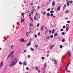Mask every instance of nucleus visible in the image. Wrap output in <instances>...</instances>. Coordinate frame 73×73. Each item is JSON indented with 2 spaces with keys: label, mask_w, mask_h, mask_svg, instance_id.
Listing matches in <instances>:
<instances>
[{
  "label": "nucleus",
  "mask_w": 73,
  "mask_h": 73,
  "mask_svg": "<svg viewBox=\"0 0 73 73\" xmlns=\"http://www.w3.org/2000/svg\"><path fill=\"white\" fill-rule=\"evenodd\" d=\"M14 60H15V61ZM18 61V60L16 58L14 59V60H13L12 61H11L9 65V66L12 67V66H14V65H16V63Z\"/></svg>",
  "instance_id": "obj_1"
},
{
  "label": "nucleus",
  "mask_w": 73,
  "mask_h": 73,
  "mask_svg": "<svg viewBox=\"0 0 73 73\" xmlns=\"http://www.w3.org/2000/svg\"><path fill=\"white\" fill-rule=\"evenodd\" d=\"M14 53V51H11L10 52V54H9V55H7V59H8Z\"/></svg>",
  "instance_id": "obj_2"
},
{
  "label": "nucleus",
  "mask_w": 73,
  "mask_h": 73,
  "mask_svg": "<svg viewBox=\"0 0 73 73\" xmlns=\"http://www.w3.org/2000/svg\"><path fill=\"white\" fill-rule=\"evenodd\" d=\"M3 66V61H2V62L0 63V68H2Z\"/></svg>",
  "instance_id": "obj_3"
},
{
  "label": "nucleus",
  "mask_w": 73,
  "mask_h": 73,
  "mask_svg": "<svg viewBox=\"0 0 73 73\" xmlns=\"http://www.w3.org/2000/svg\"><path fill=\"white\" fill-rule=\"evenodd\" d=\"M25 41H24V38H21L20 42H24Z\"/></svg>",
  "instance_id": "obj_4"
},
{
  "label": "nucleus",
  "mask_w": 73,
  "mask_h": 73,
  "mask_svg": "<svg viewBox=\"0 0 73 73\" xmlns=\"http://www.w3.org/2000/svg\"><path fill=\"white\" fill-rule=\"evenodd\" d=\"M68 54H69V55L70 57V58L71 57V54H70V52L69 51H68Z\"/></svg>",
  "instance_id": "obj_5"
},
{
  "label": "nucleus",
  "mask_w": 73,
  "mask_h": 73,
  "mask_svg": "<svg viewBox=\"0 0 73 73\" xmlns=\"http://www.w3.org/2000/svg\"><path fill=\"white\" fill-rule=\"evenodd\" d=\"M54 5H55V2H54V1H53L52 2V5L53 7H54Z\"/></svg>",
  "instance_id": "obj_6"
},
{
  "label": "nucleus",
  "mask_w": 73,
  "mask_h": 73,
  "mask_svg": "<svg viewBox=\"0 0 73 73\" xmlns=\"http://www.w3.org/2000/svg\"><path fill=\"white\" fill-rule=\"evenodd\" d=\"M45 26V25H43L41 27V30L42 31L43 30V28H44V27Z\"/></svg>",
  "instance_id": "obj_7"
},
{
  "label": "nucleus",
  "mask_w": 73,
  "mask_h": 73,
  "mask_svg": "<svg viewBox=\"0 0 73 73\" xmlns=\"http://www.w3.org/2000/svg\"><path fill=\"white\" fill-rule=\"evenodd\" d=\"M54 64H57V62L56 60H54Z\"/></svg>",
  "instance_id": "obj_8"
},
{
  "label": "nucleus",
  "mask_w": 73,
  "mask_h": 73,
  "mask_svg": "<svg viewBox=\"0 0 73 73\" xmlns=\"http://www.w3.org/2000/svg\"><path fill=\"white\" fill-rule=\"evenodd\" d=\"M25 20V19H21V23H24V21Z\"/></svg>",
  "instance_id": "obj_9"
},
{
  "label": "nucleus",
  "mask_w": 73,
  "mask_h": 73,
  "mask_svg": "<svg viewBox=\"0 0 73 73\" xmlns=\"http://www.w3.org/2000/svg\"><path fill=\"white\" fill-rule=\"evenodd\" d=\"M60 8H60V7L59 6V7L57 8V11H59V10H60Z\"/></svg>",
  "instance_id": "obj_10"
},
{
  "label": "nucleus",
  "mask_w": 73,
  "mask_h": 73,
  "mask_svg": "<svg viewBox=\"0 0 73 73\" xmlns=\"http://www.w3.org/2000/svg\"><path fill=\"white\" fill-rule=\"evenodd\" d=\"M31 42H29V43H28L27 45V46H29V45H31Z\"/></svg>",
  "instance_id": "obj_11"
},
{
  "label": "nucleus",
  "mask_w": 73,
  "mask_h": 73,
  "mask_svg": "<svg viewBox=\"0 0 73 73\" xmlns=\"http://www.w3.org/2000/svg\"><path fill=\"white\" fill-rule=\"evenodd\" d=\"M54 31H55V30L54 29H53L52 31V34H54Z\"/></svg>",
  "instance_id": "obj_12"
},
{
  "label": "nucleus",
  "mask_w": 73,
  "mask_h": 73,
  "mask_svg": "<svg viewBox=\"0 0 73 73\" xmlns=\"http://www.w3.org/2000/svg\"><path fill=\"white\" fill-rule=\"evenodd\" d=\"M31 32H32V31L28 32L26 33V35L27 36H28V33H30Z\"/></svg>",
  "instance_id": "obj_13"
},
{
  "label": "nucleus",
  "mask_w": 73,
  "mask_h": 73,
  "mask_svg": "<svg viewBox=\"0 0 73 73\" xmlns=\"http://www.w3.org/2000/svg\"><path fill=\"white\" fill-rule=\"evenodd\" d=\"M27 63L25 62H24V64H23V65H25V66H27Z\"/></svg>",
  "instance_id": "obj_14"
},
{
  "label": "nucleus",
  "mask_w": 73,
  "mask_h": 73,
  "mask_svg": "<svg viewBox=\"0 0 73 73\" xmlns=\"http://www.w3.org/2000/svg\"><path fill=\"white\" fill-rule=\"evenodd\" d=\"M35 20H37V17L36 16H35L34 17Z\"/></svg>",
  "instance_id": "obj_15"
},
{
  "label": "nucleus",
  "mask_w": 73,
  "mask_h": 73,
  "mask_svg": "<svg viewBox=\"0 0 73 73\" xmlns=\"http://www.w3.org/2000/svg\"><path fill=\"white\" fill-rule=\"evenodd\" d=\"M69 11V10H67L66 12H65V13H67Z\"/></svg>",
  "instance_id": "obj_16"
},
{
  "label": "nucleus",
  "mask_w": 73,
  "mask_h": 73,
  "mask_svg": "<svg viewBox=\"0 0 73 73\" xmlns=\"http://www.w3.org/2000/svg\"><path fill=\"white\" fill-rule=\"evenodd\" d=\"M58 35V33H56L54 34V36L55 37H56Z\"/></svg>",
  "instance_id": "obj_17"
},
{
  "label": "nucleus",
  "mask_w": 73,
  "mask_h": 73,
  "mask_svg": "<svg viewBox=\"0 0 73 73\" xmlns=\"http://www.w3.org/2000/svg\"><path fill=\"white\" fill-rule=\"evenodd\" d=\"M47 16H50V14L49 13H47Z\"/></svg>",
  "instance_id": "obj_18"
},
{
  "label": "nucleus",
  "mask_w": 73,
  "mask_h": 73,
  "mask_svg": "<svg viewBox=\"0 0 73 73\" xmlns=\"http://www.w3.org/2000/svg\"><path fill=\"white\" fill-rule=\"evenodd\" d=\"M48 33V30L46 29V31L45 33V35H46V33Z\"/></svg>",
  "instance_id": "obj_19"
},
{
  "label": "nucleus",
  "mask_w": 73,
  "mask_h": 73,
  "mask_svg": "<svg viewBox=\"0 0 73 73\" xmlns=\"http://www.w3.org/2000/svg\"><path fill=\"white\" fill-rule=\"evenodd\" d=\"M66 7V4H65L63 7V9H65V8Z\"/></svg>",
  "instance_id": "obj_20"
},
{
  "label": "nucleus",
  "mask_w": 73,
  "mask_h": 73,
  "mask_svg": "<svg viewBox=\"0 0 73 73\" xmlns=\"http://www.w3.org/2000/svg\"><path fill=\"white\" fill-rule=\"evenodd\" d=\"M32 7L33 8V12H34L35 11V8L33 6H32Z\"/></svg>",
  "instance_id": "obj_21"
},
{
  "label": "nucleus",
  "mask_w": 73,
  "mask_h": 73,
  "mask_svg": "<svg viewBox=\"0 0 73 73\" xmlns=\"http://www.w3.org/2000/svg\"><path fill=\"white\" fill-rule=\"evenodd\" d=\"M50 13H54V11L53 10H52L51 11H50Z\"/></svg>",
  "instance_id": "obj_22"
},
{
  "label": "nucleus",
  "mask_w": 73,
  "mask_h": 73,
  "mask_svg": "<svg viewBox=\"0 0 73 73\" xmlns=\"http://www.w3.org/2000/svg\"><path fill=\"white\" fill-rule=\"evenodd\" d=\"M62 41L63 42H64V41H65V39L64 38L62 40Z\"/></svg>",
  "instance_id": "obj_23"
},
{
  "label": "nucleus",
  "mask_w": 73,
  "mask_h": 73,
  "mask_svg": "<svg viewBox=\"0 0 73 73\" xmlns=\"http://www.w3.org/2000/svg\"><path fill=\"white\" fill-rule=\"evenodd\" d=\"M51 17H53V14L51 13L50 14Z\"/></svg>",
  "instance_id": "obj_24"
},
{
  "label": "nucleus",
  "mask_w": 73,
  "mask_h": 73,
  "mask_svg": "<svg viewBox=\"0 0 73 73\" xmlns=\"http://www.w3.org/2000/svg\"><path fill=\"white\" fill-rule=\"evenodd\" d=\"M39 25H40V24L38 23L36 27H39Z\"/></svg>",
  "instance_id": "obj_25"
},
{
  "label": "nucleus",
  "mask_w": 73,
  "mask_h": 73,
  "mask_svg": "<svg viewBox=\"0 0 73 73\" xmlns=\"http://www.w3.org/2000/svg\"><path fill=\"white\" fill-rule=\"evenodd\" d=\"M69 3H73V1H68Z\"/></svg>",
  "instance_id": "obj_26"
},
{
  "label": "nucleus",
  "mask_w": 73,
  "mask_h": 73,
  "mask_svg": "<svg viewBox=\"0 0 73 73\" xmlns=\"http://www.w3.org/2000/svg\"><path fill=\"white\" fill-rule=\"evenodd\" d=\"M34 36L35 38H37V35H35Z\"/></svg>",
  "instance_id": "obj_27"
},
{
  "label": "nucleus",
  "mask_w": 73,
  "mask_h": 73,
  "mask_svg": "<svg viewBox=\"0 0 73 73\" xmlns=\"http://www.w3.org/2000/svg\"><path fill=\"white\" fill-rule=\"evenodd\" d=\"M62 35H65V33L64 32H62Z\"/></svg>",
  "instance_id": "obj_28"
},
{
  "label": "nucleus",
  "mask_w": 73,
  "mask_h": 73,
  "mask_svg": "<svg viewBox=\"0 0 73 73\" xmlns=\"http://www.w3.org/2000/svg\"><path fill=\"white\" fill-rule=\"evenodd\" d=\"M60 48H62L63 47V46L62 45H60Z\"/></svg>",
  "instance_id": "obj_29"
},
{
  "label": "nucleus",
  "mask_w": 73,
  "mask_h": 73,
  "mask_svg": "<svg viewBox=\"0 0 73 73\" xmlns=\"http://www.w3.org/2000/svg\"><path fill=\"white\" fill-rule=\"evenodd\" d=\"M31 50H32L33 51H34V49L32 48L31 47Z\"/></svg>",
  "instance_id": "obj_30"
},
{
  "label": "nucleus",
  "mask_w": 73,
  "mask_h": 73,
  "mask_svg": "<svg viewBox=\"0 0 73 73\" xmlns=\"http://www.w3.org/2000/svg\"><path fill=\"white\" fill-rule=\"evenodd\" d=\"M66 32H68V30H69V28H66Z\"/></svg>",
  "instance_id": "obj_31"
},
{
  "label": "nucleus",
  "mask_w": 73,
  "mask_h": 73,
  "mask_svg": "<svg viewBox=\"0 0 73 73\" xmlns=\"http://www.w3.org/2000/svg\"><path fill=\"white\" fill-rule=\"evenodd\" d=\"M67 5H68V6H69V2H68L67 3Z\"/></svg>",
  "instance_id": "obj_32"
},
{
  "label": "nucleus",
  "mask_w": 73,
  "mask_h": 73,
  "mask_svg": "<svg viewBox=\"0 0 73 73\" xmlns=\"http://www.w3.org/2000/svg\"><path fill=\"white\" fill-rule=\"evenodd\" d=\"M19 63L20 65H22V63L21 61H20Z\"/></svg>",
  "instance_id": "obj_33"
},
{
  "label": "nucleus",
  "mask_w": 73,
  "mask_h": 73,
  "mask_svg": "<svg viewBox=\"0 0 73 73\" xmlns=\"http://www.w3.org/2000/svg\"><path fill=\"white\" fill-rule=\"evenodd\" d=\"M50 38H53V35H51L50 36Z\"/></svg>",
  "instance_id": "obj_34"
},
{
  "label": "nucleus",
  "mask_w": 73,
  "mask_h": 73,
  "mask_svg": "<svg viewBox=\"0 0 73 73\" xmlns=\"http://www.w3.org/2000/svg\"><path fill=\"white\" fill-rule=\"evenodd\" d=\"M44 67H46V64H44Z\"/></svg>",
  "instance_id": "obj_35"
},
{
  "label": "nucleus",
  "mask_w": 73,
  "mask_h": 73,
  "mask_svg": "<svg viewBox=\"0 0 73 73\" xmlns=\"http://www.w3.org/2000/svg\"><path fill=\"white\" fill-rule=\"evenodd\" d=\"M31 21H33V19H32V17H31Z\"/></svg>",
  "instance_id": "obj_36"
},
{
  "label": "nucleus",
  "mask_w": 73,
  "mask_h": 73,
  "mask_svg": "<svg viewBox=\"0 0 73 73\" xmlns=\"http://www.w3.org/2000/svg\"><path fill=\"white\" fill-rule=\"evenodd\" d=\"M66 28V27H65V26H63V29H65V28Z\"/></svg>",
  "instance_id": "obj_37"
},
{
  "label": "nucleus",
  "mask_w": 73,
  "mask_h": 73,
  "mask_svg": "<svg viewBox=\"0 0 73 73\" xmlns=\"http://www.w3.org/2000/svg\"><path fill=\"white\" fill-rule=\"evenodd\" d=\"M43 15H45L46 14V12L45 11L43 12Z\"/></svg>",
  "instance_id": "obj_38"
},
{
  "label": "nucleus",
  "mask_w": 73,
  "mask_h": 73,
  "mask_svg": "<svg viewBox=\"0 0 73 73\" xmlns=\"http://www.w3.org/2000/svg\"><path fill=\"white\" fill-rule=\"evenodd\" d=\"M37 8L38 9H40V6H38L37 7Z\"/></svg>",
  "instance_id": "obj_39"
},
{
  "label": "nucleus",
  "mask_w": 73,
  "mask_h": 73,
  "mask_svg": "<svg viewBox=\"0 0 73 73\" xmlns=\"http://www.w3.org/2000/svg\"><path fill=\"white\" fill-rule=\"evenodd\" d=\"M30 26H33V24H30Z\"/></svg>",
  "instance_id": "obj_40"
},
{
  "label": "nucleus",
  "mask_w": 73,
  "mask_h": 73,
  "mask_svg": "<svg viewBox=\"0 0 73 73\" xmlns=\"http://www.w3.org/2000/svg\"><path fill=\"white\" fill-rule=\"evenodd\" d=\"M38 67H35V69H36V70H38Z\"/></svg>",
  "instance_id": "obj_41"
},
{
  "label": "nucleus",
  "mask_w": 73,
  "mask_h": 73,
  "mask_svg": "<svg viewBox=\"0 0 73 73\" xmlns=\"http://www.w3.org/2000/svg\"><path fill=\"white\" fill-rule=\"evenodd\" d=\"M60 31H64V29H60Z\"/></svg>",
  "instance_id": "obj_42"
},
{
  "label": "nucleus",
  "mask_w": 73,
  "mask_h": 73,
  "mask_svg": "<svg viewBox=\"0 0 73 73\" xmlns=\"http://www.w3.org/2000/svg\"><path fill=\"white\" fill-rule=\"evenodd\" d=\"M44 57H42V60H44Z\"/></svg>",
  "instance_id": "obj_43"
},
{
  "label": "nucleus",
  "mask_w": 73,
  "mask_h": 73,
  "mask_svg": "<svg viewBox=\"0 0 73 73\" xmlns=\"http://www.w3.org/2000/svg\"><path fill=\"white\" fill-rule=\"evenodd\" d=\"M26 69L27 70H29V68L28 67H26Z\"/></svg>",
  "instance_id": "obj_44"
},
{
  "label": "nucleus",
  "mask_w": 73,
  "mask_h": 73,
  "mask_svg": "<svg viewBox=\"0 0 73 73\" xmlns=\"http://www.w3.org/2000/svg\"><path fill=\"white\" fill-rule=\"evenodd\" d=\"M50 9L49 8V9H48L47 10V11H50Z\"/></svg>",
  "instance_id": "obj_45"
},
{
  "label": "nucleus",
  "mask_w": 73,
  "mask_h": 73,
  "mask_svg": "<svg viewBox=\"0 0 73 73\" xmlns=\"http://www.w3.org/2000/svg\"><path fill=\"white\" fill-rule=\"evenodd\" d=\"M28 58H30V55H29L27 56Z\"/></svg>",
  "instance_id": "obj_46"
},
{
  "label": "nucleus",
  "mask_w": 73,
  "mask_h": 73,
  "mask_svg": "<svg viewBox=\"0 0 73 73\" xmlns=\"http://www.w3.org/2000/svg\"><path fill=\"white\" fill-rule=\"evenodd\" d=\"M31 13H32V15H33V11L32 12V11H31Z\"/></svg>",
  "instance_id": "obj_47"
},
{
  "label": "nucleus",
  "mask_w": 73,
  "mask_h": 73,
  "mask_svg": "<svg viewBox=\"0 0 73 73\" xmlns=\"http://www.w3.org/2000/svg\"><path fill=\"white\" fill-rule=\"evenodd\" d=\"M70 21H67V23H70Z\"/></svg>",
  "instance_id": "obj_48"
},
{
  "label": "nucleus",
  "mask_w": 73,
  "mask_h": 73,
  "mask_svg": "<svg viewBox=\"0 0 73 73\" xmlns=\"http://www.w3.org/2000/svg\"><path fill=\"white\" fill-rule=\"evenodd\" d=\"M40 33H38V36H40Z\"/></svg>",
  "instance_id": "obj_49"
},
{
  "label": "nucleus",
  "mask_w": 73,
  "mask_h": 73,
  "mask_svg": "<svg viewBox=\"0 0 73 73\" xmlns=\"http://www.w3.org/2000/svg\"><path fill=\"white\" fill-rule=\"evenodd\" d=\"M70 64V63H69V64H68V65L67 66H66L67 68H68V66Z\"/></svg>",
  "instance_id": "obj_50"
},
{
  "label": "nucleus",
  "mask_w": 73,
  "mask_h": 73,
  "mask_svg": "<svg viewBox=\"0 0 73 73\" xmlns=\"http://www.w3.org/2000/svg\"><path fill=\"white\" fill-rule=\"evenodd\" d=\"M50 38V36H48L47 38H46L47 39H48V38Z\"/></svg>",
  "instance_id": "obj_51"
},
{
  "label": "nucleus",
  "mask_w": 73,
  "mask_h": 73,
  "mask_svg": "<svg viewBox=\"0 0 73 73\" xmlns=\"http://www.w3.org/2000/svg\"><path fill=\"white\" fill-rule=\"evenodd\" d=\"M35 47H36V48H37V47H38V45H36L35 46Z\"/></svg>",
  "instance_id": "obj_52"
},
{
  "label": "nucleus",
  "mask_w": 73,
  "mask_h": 73,
  "mask_svg": "<svg viewBox=\"0 0 73 73\" xmlns=\"http://www.w3.org/2000/svg\"><path fill=\"white\" fill-rule=\"evenodd\" d=\"M13 57H14V55H13L11 56V58H13Z\"/></svg>",
  "instance_id": "obj_53"
},
{
  "label": "nucleus",
  "mask_w": 73,
  "mask_h": 73,
  "mask_svg": "<svg viewBox=\"0 0 73 73\" xmlns=\"http://www.w3.org/2000/svg\"><path fill=\"white\" fill-rule=\"evenodd\" d=\"M13 45H12L11 46V48H13Z\"/></svg>",
  "instance_id": "obj_54"
},
{
  "label": "nucleus",
  "mask_w": 73,
  "mask_h": 73,
  "mask_svg": "<svg viewBox=\"0 0 73 73\" xmlns=\"http://www.w3.org/2000/svg\"><path fill=\"white\" fill-rule=\"evenodd\" d=\"M33 5V3H31V5Z\"/></svg>",
  "instance_id": "obj_55"
},
{
  "label": "nucleus",
  "mask_w": 73,
  "mask_h": 73,
  "mask_svg": "<svg viewBox=\"0 0 73 73\" xmlns=\"http://www.w3.org/2000/svg\"><path fill=\"white\" fill-rule=\"evenodd\" d=\"M49 33H51V32H52V31H51V30H50L49 31Z\"/></svg>",
  "instance_id": "obj_56"
},
{
  "label": "nucleus",
  "mask_w": 73,
  "mask_h": 73,
  "mask_svg": "<svg viewBox=\"0 0 73 73\" xmlns=\"http://www.w3.org/2000/svg\"><path fill=\"white\" fill-rule=\"evenodd\" d=\"M67 72H68V73H69V72H70V70H67Z\"/></svg>",
  "instance_id": "obj_57"
},
{
  "label": "nucleus",
  "mask_w": 73,
  "mask_h": 73,
  "mask_svg": "<svg viewBox=\"0 0 73 73\" xmlns=\"http://www.w3.org/2000/svg\"><path fill=\"white\" fill-rule=\"evenodd\" d=\"M38 71V72L39 73H40V70H37Z\"/></svg>",
  "instance_id": "obj_58"
},
{
  "label": "nucleus",
  "mask_w": 73,
  "mask_h": 73,
  "mask_svg": "<svg viewBox=\"0 0 73 73\" xmlns=\"http://www.w3.org/2000/svg\"><path fill=\"white\" fill-rule=\"evenodd\" d=\"M67 69H68V68H67V67H66L65 68V70H67Z\"/></svg>",
  "instance_id": "obj_59"
},
{
  "label": "nucleus",
  "mask_w": 73,
  "mask_h": 73,
  "mask_svg": "<svg viewBox=\"0 0 73 73\" xmlns=\"http://www.w3.org/2000/svg\"><path fill=\"white\" fill-rule=\"evenodd\" d=\"M35 16H38V15H37V13H36L35 14Z\"/></svg>",
  "instance_id": "obj_60"
},
{
  "label": "nucleus",
  "mask_w": 73,
  "mask_h": 73,
  "mask_svg": "<svg viewBox=\"0 0 73 73\" xmlns=\"http://www.w3.org/2000/svg\"><path fill=\"white\" fill-rule=\"evenodd\" d=\"M24 52H27V50H24Z\"/></svg>",
  "instance_id": "obj_61"
},
{
  "label": "nucleus",
  "mask_w": 73,
  "mask_h": 73,
  "mask_svg": "<svg viewBox=\"0 0 73 73\" xmlns=\"http://www.w3.org/2000/svg\"><path fill=\"white\" fill-rule=\"evenodd\" d=\"M53 46H54L53 45V46H52V45L51 46V47H52V48H53Z\"/></svg>",
  "instance_id": "obj_62"
},
{
  "label": "nucleus",
  "mask_w": 73,
  "mask_h": 73,
  "mask_svg": "<svg viewBox=\"0 0 73 73\" xmlns=\"http://www.w3.org/2000/svg\"><path fill=\"white\" fill-rule=\"evenodd\" d=\"M52 47H50V49H52Z\"/></svg>",
  "instance_id": "obj_63"
},
{
  "label": "nucleus",
  "mask_w": 73,
  "mask_h": 73,
  "mask_svg": "<svg viewBox=\"0 0 73 73\" xmlns=\"http://www.w3.org/2000/svg\"><path fill=\"white\" fill-rule=\"evenodd\" d=\"M68 18H65V20H66V19H68Z\"/></svg>",
  "instance_id": "obj_64"
}]
</instances>
